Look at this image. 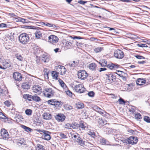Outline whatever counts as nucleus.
<instances>
[{"instance_id":"nucleus-1","label":"nucleus","mask_w":150,"mask_h":150,"mask_svg":"<svg viewBox=\"0 0 150 150\" xmlns=\"http://www.w3.org/2000/svg\"><path fill=\"white\" fill-rule=\"evenodd\" d=\"M73 136L72 138H74V142L76 144H77L82 146H83L84 145V141L80 137L79 134H77V135H74Z\"/></svg>"},{"instance_id":"nucleus-2","label":"nucleus","mask_w":150,"mask_h":150,"mask_svg":"<svg viewBox=\"0 0 150 150\" xmlns=\"http://www.w3.org/2000/svg\"><path fill=\"white\" fill-rule=\"evenodd\" d=\"M19 38L20 42L23 44L27 43L29 40L28 35L25 33L20 34Z\"/></svg>"},{"instance_id":"nucleus-3","label":"nucleus","mask_w":150,"mask_h":150,"mask_svg":"<svg viewBox=\"0 0 150 150\" xmlns=\"http://www.w3.org/2000/svg\"><path fill=\"white\" fill-rule=\"evenodd\" d=\"M42 93L45 97L50 98L54 95V92L52 88H46L44 89Z\"/></svg>"},{"instance_id":"nucleus-4","label":"nucleus","mask_w":150,"mask_h":150,"mask_svg":"<svg viewBox=\"0 0 150 150\" xmlns=\"http://www.w3.org/2000/svg\"><path fill=\"white\" fill-rule=\"evenodd\" d=\"M48 42L52 44L57 43L59 40L58 38L54 35H51L48 38Z\"/></svg>"},{"instance_id":"nucleus-5","label":"nucleus","mask_w":150,"mask_h":150,"mask_svg":"<svg viewBox=\"0 0 150 150\" xmlns=\"http://www.w3.org/2000/svg\"><path fill=\"white\" fill-rule=\"evenodd\" d=\"M57 71L61 75L64 74L66 72L67 70L65 67L62 66L58 65L56 66L55 67Z\"/></svg>"},{"instance_id":"nucleus-6","label":"nucleus","mask_w":150,"mask_h":150,"mask_svg":"<svg viewBox=\"0 0 150 150\" xmlns=\"http://www.w3.org/2000/svg\"><path fill=\"white\" fill-rule=\"evenodd\" d=\"M87 72L84 70H80L78 71V78L81 79H84L88 76Z\"/></svg>"},{"instance_id":"nucleus-7","label":"nucleus","mask_w":150,"mask_h":150,"mask_svg":"<svg viewBox=\"0 0 150 150\" xmlns=\"http://www.w3.org/2000/svg\"><path fill=\"white\" fill-rule=\"evenodd\" d=\"M114 55L116 58L118 59H121L124 57V53L122 50L117 49L115 51Z\"/></svg>"},{"instance_id":"nucleus-8","label":"nucleus","mask_w":150,"mask_h":150,"mask_svg":"<svg viewBox=\"0 0 150 150\" xmlns=\"http://www.w3.org/2000/svg\"><path fill=\"white\" fill-rule=\"evenodd\" d=\"M74 89L76 92L80 93L84 92L85 90L83 85L82 84L76 85L74 87Z\"/></svg>"},{"instance_id":"nucleus-9","label":"nucleus","mask_w":150,"mask_h":150,"mask_svg":"<svg viewBox=\"0 0 150 150\" xmlns=\"http://www.w3.org/2000/svg\"><path fill=\"white\" fill-rule=\"evenodd\" d=\"M1 134L3 139H7L9 138V135L7 130L5 129H1Z\"/></svg>"},{"instance_id":"nucleus-10","label":"nucleus","mask_w":150,"mask_h":150,"mask_svg":"<svg viewBox=\"0 0 150 150\" xmlns=\"http://www.w3.org/2000/svg\"><path fill=\"white\" fill-rule=\"evenodd\" d=\"M33 92L37 93L38 94H40L42 92V88L39 85H35L32 87Z\"/></svg>"},{"instance_id":"nucleus-11","label":"nucleus","mask_w":150,"mask_h":150,"mask_svg":"<svg viewBox=\"0 0 150 150\" xmlns=\"http://www.w3.org/2000/svg\"><path fill=\"white\" fill-rule=\"evenodd\" d=\"M13 77L14 79L18 81H20L22 80V76L21 73L15 72L13 74Z\"/></svg>"},{"instance_id":"nucleus-12","label":"nucleus","mask_w":150,"mask_h":150,"mask_svg":"<svg viewBox=\"0 0 150 150\" xmlns=\"http://www.w3.org/2000/svg\"><path fill=\"white\" fill-rule=\"evenodd\" d=\"M137 141L138 139L136 137L131 136L128 139V143L132 144H136Z\"/></svg>"},{"instance_id":"nucleus-13","label":"nucleus","mask_w":150,"mask_h":150,"mask_svg":"<svg viewBox=\"0 0 150 150\" xmlns=\"http://www.w3.org/2000/svg\"><path fill=\"white\" fill-rule=\"evenodd\" d=\"M43 135H42V137L45 140H50L51 139V137L50 135L51 133L48 131L46 130L43 131Z\"/></svg>"},{"instance_id":"nucleus-14","label":"nucleus","mask_w":150,"mask_h":150,"mask_svg":"<svg viewBox=\"0 0 150 150\" xmlns=\"http://www.w3.org/2000/svg\"><path fill=\"white\" fill-rule=\"evenodd\" d=\"M55 119L58 122H63L65 119V116L62 114H59L55 116Z\"/></svg>"},{"instance_id":"nucleus-15","label":"nucleus","mask_w":150,"mask_h":150,"mask_svg":"<svg viewBox=\"0 0 150 150\" xmlns=\"http://www.w3.org/2000/svg\"><path fill=\"white\" fill-rule=\"evenodd\" d=\"M63 46L66 49L70 48L72 45V43L69 41L65 40L62 42Z\"/></svg>"},{"instance_id":"nucleus-16","label":"nucleus","mask_w":150,"mask_h":150,"mask_svg":"<svg viewBox=\"0 0 150 150\" xmlns=\"http://www.w3.org/2000/svg\"><path fill=\"white\" fill-rule=\"evenodd\" d=\"M93 109L102 115L103 116L105 114L104 113L105 112V111L97 106L94 107Z\"/></svg>"},{"instance_id":"nucleus-17","label":"nucleus","mask_w":150,"mask_h":150,"mask_svg":"<svg viewBox=\"0 0 150 150\" xmlns=\"http://www.w3.org/2000/svg\"><path fill=\"white\" fill-rule=\"evenodd\" d=\"M146 82V80L143 78L138 79L136 81L137 85L139 86L145 84Z\"/></svg>"},{"instance_id":"nucleus-18","label":"nucleus","mask_w":150,"mask_h":150,"mask_svg":"<svg viewBox=\"0 0 150 150\" xmlns=\"http://www.w3.org/2000/svg\"><path fill=\"white\" fill-rule=\"evenodd\" d=\"M107 124V122L105 120L102 118H99L98 120V125L102 127Z\"/></svg>"},{"instance_id":"nucleus-19","label":"nucleus","mask_w":150,"mask_h":150,"mask_svg":"<svg viewBox=\"0 0 150 150\" xmlns=\"http://www.w3.org/2000/svg\"><path fill=\"white\" fill-rule=\"evenodd\" d=\"M126 36L132 40L138 38V36L135 35L131 33L126 34Z\"/></svg>"},{"instance_id":"nucleus-20","label":"nucleus","mask_w":150,"mask_h":150,"mask_svg":"<svg viewBox=\"0 0 150 150\" xmlns=\"http://www.w3.org/2000/svg\"><path fill=\"white\" fill-rule=\"evenodd\" d=\"M119 65L115 64L113 63H111L108 64L107 67L110 69H116L118 67Z\"/></svg>"},{"instance_id":"nucleus-21","label":"nucleus","mask_w":150,"mask_h":150,"mask_svg":"<svg viewBox=\"0 0 150 150\" xmlns=\"http://www.w3.org/2000/svg\"><path fill=\"white\" fill-rule=\"evenodd\" d=\"M42 61L46 62H48L49 61V56L46 53L43 54L42 55Z\"/></svg>"},{"instance_id":"nucleus-22","label":"nucleus","mask_w":150,"mask_h":150,"mask_svg":"<svg viewBox=\"0 0 150 150\" xmlns=\"http://www.w3.org/2000/svg\"><path fill=\"white\" fill-rule=\"evenodd\" d=\"M16 143L19 146H20L22 144H25V140L23 138H20L16 141Z\"/></svg>"},{"instance_id":"nucleus-23","label":"nucleus","mask_w":150,"mask_h":150,"mask_svg":"<svg viewBox=\"0 0 150 150\" xmlns=\"http://www.w3.org/2000/svg\"><path fill=\"white\" fill-rule=\"evenodd\" d=\"M43 118L46 120H49L51 118V115L49 113L45 112L42 115Z\"/></svg>"},{"instance_id":"nucleus-24","label":"nucleus","mask_w":150,"mask_h":150,"mask_svg":"<svg viewBox=\"0 0 150 150\" xmlns=\"http://www.w3.org/2000/svg\"><path fill=\"white\" fill-rule=\"evenodd\" d=\"M23 98L26 99H28L29 101L33 100V96L28 94H24L23 96Z\"/></svg>"},{"instance_id":"nucleus-25","label":"nucleus","mask_w":150,"mask_h":150,"mask_svg":"<svg viewBox=\"0 0 150 150\" xmlns=\"http://www.w3.org/2000/svg\"><path fill=\"white\" fill-rule=\"evenodd\" d=\"M21 127L23 128L25 131L27 132H32L33 131L32 129L25 125H21Z\"/></svg>"},{"instance_id":"nucleus-26","label":"nucleus","mask_w":150,"mask_h":150,"mask_svg":"<svg viewBox=\"0 0 150 150\" xmlns=\"http://www.w3.org/2000/svg\"><path fill=\"white\" fill-rule=\"evenodd\" d=\"M89 69L92 70H96V65L95 63H92L89 65Z\"/></svg>"},{"instance_id":"nucleus-27","label":"nucleus","mask_w":150,"mask_h":150,"mask_svg":"<svg viewBox=\"0 0 150 150\" xmlns=\"http://www.w3.org/2000/svg\"><path fill=\"white\" fill-rule=\"evenodd\" d=\"M22 87L24 89H28L30 88V86L28 83H22Z\"/></svg>"},{"instance_id":"nucleus-28","label":"nucleus","mask_w":150,"mask_h":150,"mask_svg":"<svg viewBox=\"0 0 150 150\" xmlns=\"http://www.w3.org/2000/svg\"><path fill=\"white\" fill-rule=\"evenodd\" d=\"M76 107L78 109H82L84 108V104L80 102H78L76 104Z\"/></svg>"},{"instance_id":"nucleus-29","label":"nucleus","mask_w":150,"mask_h":150,"mask_svg":"<svg viewBox=\"0 0 150 150\" xmlns=\"http://www.w3.org/2000/svg\"><path fill=\"white\" fill-rule=\"evenodd\" d=\"M103 50V47H96L94 49V51L96 53L100 52Z\"/></svg>"},{"instance_id":"nucleus-30","label":"nucleus","mask_w":150,"mask_h":150,"mask_svg":"<svg viewBox=\"0 0 150 150\" xmlns=\"http://www.w3.org/2000/svg\"><path fill=\"white\" fill-rule=\"evenodd\" d=\"M35 150H45L44 147L40 144H37L35 146Z\"/></svg>"},{"instance_id":"nucleus-31","label":"nucleus","mask_w":150,"mask_h":150,"mask_svg":"<svg viewBox=\"0 0 150 150\" xmlns=\"http://www.w3.org/2000/svg\"><path fill=\"white\" fill-rule=\"evenodd\" d=\"M99 63L101 64L102 66H106L107 65V62L106 60L103 59L100 60L99 62Z\"/></svg>"},{"instance_id":"nucleus-32","label":"nucleus","mask_w":150,"mask_h":150,"mask_svg":"<svg viewBox=\"0 0 150 150\" xmlns=\"http://www.w3.org/2000/svg\"><path fill=\"white\" fill-rule=\"evenodd\" d=\"M0 119H2L4 120L8 119V118L6 115L0 111Z\"/></svg>"},{"instance_id":"nucleus-33","label":"nucleus","mask_w":150,"mask_h":150,"mask_svg":"<svg viewBox=\"0 0 150 150\" xmlns=\"http://www.w3.org/2000/svg\"><path fill=\"white\" fill-rule=\"evenodd\" d=\"M33 100L36 102H38L41 100V99L38 96H33Z\"/></svg>"},{"instance_id":"nucleus-34","label":"nucleus","mask_w":150,"mask_h":150,"mask_svg":"<svg viewBox=\"0 0 150 150\" xmlns=\"http://www.w3.org/2000/svg\"><path fill=\"white\" fill-rule=\"evenodd\" d=\"M58 74V72H57L56 71H53L52 74V76L53 77L55 78L56 80H57L58 79L57 77Z\"/></svg>"},{"instance_id":"nucleus-35","label":"nucleus","mask_w":150,"mask_h":150,"mask_svg":"<svg viewBox=\"0 0 150 150\" xmlns=\"http://www.w3.org/2000/svg\"><path fill=\"white\" fill-rule=\"evenodd\" d=\"M134 117L135 119L138 120L139 119H140L142 118L141 115L138 112H137V113L135 114Z\"/></svg>"},{"instance_id":"nucleus-36","label":"nucleus","mask_w":150,"mask_h":150,"mask_svg":"<svg viewBox=\"0 0 150 150\" xmlns=\"http://www.w3.org/2000/svg\"><path fill=\"white\" fill-rule=\"evenodd\" d=\"M35 37L37 39L42 37V33L40 31H37L35 33Z\"/></svg>"},{"instance_id":"nucleus-37","label":"nucleus","mask_w":150,"mask_h":150,"mask_svg":"<svg viewBox=\"0 0 150 150\" xmlns=\"http://www.w3.org/2000/svg\"><path fill=\"white\" fill-rule=\"evenodd\" d=\"M78 124H77L76 123L74 122V123H72L71 124V126L70 127V129H76L78 127Z\"/></svg>"},{"instance_id":"nucleus-38","label":"nucleus","mask_w":150,"mask_h":150,"mask_svg":"<svg viewBox=\"0 0 150 150\" xmlns=\"http://www.w3.org/2000/svg\"><path fill=\"white\" fill-rule=\"evenodd\" d=\"M107 78L110 81L113 80V79H115V77H114L113 75L111 74H110L109 75H107Z\"/></svg>"},{"instance_id":"nucleus-39","label":"nucleus","mask_w":150,"mask_h":150,"mask_svg":"<svg viewBox=\"0 0 150 150\" xmlns=\"http://www.w3.org/2000/svg\"><path fill=\"white\" fill-rule=\"evenodd\" d=\"M16 57L17 59L19 61H22L23 58L21 55L18 54H16Z\"/></svg>"},{"instance_id":"nucleus-40","label":"nucleus","mask_w":150,"mask_h":150,"mask_svg":"<svg viewBox=\"0 0 150 150\" xmlns=\"http://www.w3.org/2000/svg\"><path fill=\"white\" fill-rule=\"evenodd\" d=\"M88 134L89 135L93 138H94L96 136L95 133L93 131H91V130H90L88 132Z\"/></svg>"},{"instance_id":"nucleus-41","label":"nucleus","mask_w":150,"mask_h":150,"mask_svg":"<svg viewBox=\"0 0 150 150\" xmlns=\"http://www.w3.org/2000/svg\"><path fill=\"white\" fill-rule=\"evenodd\" d=\"M115 73L120 77L123 76V74H124V73L123 72L119 70H117L116 72Z\"/></svg>"},{"instance_id":"nucleus-42","label":"nucleus","mask_w":150,"mask_h":150,"mask_svg":"<svg viewBox=\"0 0 150 150\" xmlns=\"http://www.w3.org/2000/svg\"><path fill=\"white\" fill-rule=\"evenodd\" d=\"M78 127L80 128H81L82 130H85L86 127L84 125L83 123H80L78 124Z\"/></svg>"},{"instance_id":"nucleus-43","label":"nucleus","mask_w":150,"mask_h":150,"mask_svg":"<svg viewBox=\"0 0 150 150\" xmlns=\"http://www.w3.org/2000/svg\"><path fill=\"white\" fill-rule=\"evenodd\" d=\"M32 110L30 109H28L25 110V113L28 115H30L32 114Z\"/></svg>"},{"instance_id":"nucleus-44","label":"nucleus","mask_w":150,"mask_h":150,"mask_svg":"<svg viewBox=\"0 0 150 150\" xmlns=\"http://www.w3.org/2000/svg\"><path fill=\"white\" fill-rule=\"evenodd\" d=\"M118 101L119 102V103L120 104H125V102L122 98H120L118 100Z\"/></svg>"},{"instance_id":"nucleus-45","label":"nucleus","mask_w":150,"mask_h":150,"mask_svg":"<svg viewBox=\"0 0 150 150\" xmlns=\"http://www.w3.org/2000/svg\"><path fill=\"white\" fill-rule=\"evenodd\" d=\"M144 121L148 123H150V118L148 116H145L144 118Z\"/></svg>"},{"instance_id":"nucleus-46","label":"nucleus","mask_w":150,"mask_h":150,"mask_svg":"<svg viewBox=\"0 0 150 150\" xmlns=\"http://www.w3.org/2000/svg\"><path fill=\"white\" fill-rule=\"evenodd\" d=\"M55 101V99H51L48 100V104H50L51 105H54V102Z\"/></svg>"},{"instance_id":"nucleus-47","label":"nucleus","mask_w":150,"mask_h":150,"mask_svg":"<svg viewBox=\"0 0 150 150\" xmlns=\"http://www.w3.org/2000/svg\"><path fill=\"white\" fill-rule=\"evenodd\" d=\"M49 70L47 69V68H44V72L45 75H46L47 77H48V74L49 72Z\"/></svg>"},{"instance_id":"nucleus-48","label":"nucleus","mask_w":150,"mask_h":150,"mask_svg":"<svg viewBox=\"0 0 150 150\" xmlns=\"http://www.w3.org/2000/svg\"><path fill=\"white\" fill-rule=\"evenodd\" d=\"M137 46L142 47H148L147 45L146 44L142 43H139L137 44Z\"/></svg>"},{"instance_id":"nucleus-49","label":"nucleus","mask_w":150,"mask_h":150,"mask_svg":"<svg viewBox=\"0 0 150 150\" xmlns=\"http://www.w3.org/2000/svg\"><path fill=\"white\" fill-rule=\"evenodd\" d=\"M60 102L58 101L57 100H55V101L54 102V105L56 107L59 106L60 105Z\"/></svg>"},{"instance_id":"nucleus-50","label":"nucleus","mask_w":150,"mask_h":150,"mask_svg":"<svg viewBox=\"0 0 150 150\" xmlns=\"http://www.w3.org/2000/svg\"><path fill=\"white\" fill-rule=\"evenodd\" d=\"M122 135L120 134H117L114 137L115 139H117L118 140H121Z\"/></svg>"},{"instance_id":"nucleus-51","label":"nucleus","mask_w":150,"mask_h":150,"mask_svg":"<svg viewBox=\"0 0 150 150\" xmlns=\"http://www.w3.org/2000/svg\"><path fill=\"white\" fill-rule=\"evenodd\" d=\"M10 64L8 62L6 63V65H4L3 69H6L7 68L10 67Z\"/></svg>"},{"instance_id":"nucleus-52","label":"nucleus","mask_w":150,"mask_h":150,"mask_svg":"<svg viewBox=\"0 0 150 150\" xmlns=\"http://www.w3.org/2000/svg\"><path fill=\"white\" fill-rule=\"evenodd\" d=\"M45 25L46 26H47L50 27H52L54 28H55L56 27L55 25L53 24H51L50 23H47L46 24H45Z\"/></svg>"},{"instance_id":"nucleus-53","label":"nucleus","mask_w":150,"mask_h":150,"mask_svg":"<svg viewBox=\"0 0 150 150\" xmlns=\"http://www.w3.org/2000/svg\"><path fill=\"white\" fill-rule=\"evenodd\" d=\"M135 57H136L137 59H144L145 58V57H144L139 55H135Z\"/></svg>"},{"instance_id":"nucleus-54","label":"nucleus","mask_w":150,"mask_h":150,"mask_svg":"<svg viewBox=\"0 0 150 150\" xmlns=\"http://www.w3.org/2000/svg\"><path fill=\"white\" fill-rule=\"evenodd\" d=\"M72 106L70 105H67L65 107V109L67 110H70L72 109Z\"/></svg>"},{"instance_id":"nucleus-55","label":"nucleus","mask_w":150,"mask_h":150,"mask_svg":"<svg viewBox=\"0 0 150 150\" xmlns=\"http://www.w3.org/2000/svg\"><path fill=\"white\" fill-rule=\"evenodd\" d=\"M87 2V1H84L81 0L78 1V3L82 5H84Z\"/></svg>"},{"instance_id":"nucleus-56","label":"nucleus","mask_w":150,"mask_h":150,"mask_svg":"<svg viewBox=\"0 0 150 150\" xmlns=\"http://www.w3.org/2000/svg\"><path fill=\"white\" fill-rule=\"evenodd\" d=\"M4 104L7 107H9L11 105L10 102L8 100H6L4 102Z\"/></svg>"},{"instance_id":"nucleus-57","label":"nucleus","mask_w":150,"mask_h":150,"mask_svg":"<svg viewBox=\"0 0 150 150\" xmlns=\"http://www.w3.org/2000/svg\"><path fill=\"white\" fill-rule=\"evenodd\" d=\"M59 135L61 138L62 139H65L67 138L66 135L64 133H60Z\"/></svg>"},{"instance_id":"nucleus-58","label":"nucleus","mask_w":150,"mask_h":150,"mask_svg":"<svg viewBox=\"0 0 150 150\" xmlns=\"http://www.w3.org/2000/svg\"><path fill=\"white\" fill-rule=\"evenodd\" d=\"M88 95L89 96L91 97H93L94 95V93L93 91H91L88 93Z\"/></svg>"},{"instance_id":"nucleus-59","label":"nucleus","mask_w":150,"mask_h":150,"mask_svg":"<svg viewBox=\"0 0 150 150\" xmlns=\"http://www.w3.org/2000/svg\"><path fill=\"white\" fill-rule=\"evenodd\" d=\"M67 65L70 67H75V65H74V63H73V61L71 62L68 64Z\"/></svg>"},{"instance_id":"nucleus-60","label":"nucleus","mask_w":150,"mask_h":150,"mask_svg":"<svg viewBox=\"0 0 150 150\" xmlns=\"http://www.w3.org/2000/svg\"><path fill=\"white\" fill-rule=\"evenodd\" d=\"M66 93L69 96H71L72 95V92L70 91H67Z\"/></svg>"},{"instance_id":"nucleus-61","label":"nucleus","mask_w":150,"mask_h":150,"mask_svg":"<svg viewBox=\"0 0 150 150\" xmlns=\"http://www.w3.org/2000/svg\"><path fill=\"white\" fill-rule=\"evenodd\" d=\"M71 126V124L67 123L65 125V128H67L68 129H70V127Z\"/></svg>"},{"instance_id":"nucleus-62","label":"nucleus","mask_w":150,"mask_h":150,"mask_svg":"<svg viewBox=\"0 0 150 150\" xmlns=\"http://www.w3.org/2000/svg\"><path fill=\"white\" fill-rule=\"evenodd\" d=\"M100 142L103 143H106V140L104 138H102L100 139Z\"/></svg>"},{"instance_id":"nucleus-63","label":"nucleus","mask_w":150,"mask_h":150,"mask_svg":"<svg viewBox=\"0 0 150 150\" xmlns=\"http://www.w3.org/2000/svg\"><path fill=\"white\" fill-rule=\"evenodd\" d=\"M73 63H74V65H75V67H76L78 65L79 63V61L77 60L76 61H73Z\"/></svg>"},{"instance_id":"nucleus-64","label":"nucleus","mask_w":150,"mask_h":150,"mask_svg":"<svg viewBox=\"0 0 150 150\" xmlns=\"http://www.w3.org/2000/svg\"><path fill=\"white\" fill-rule=\"evenodd\" d=\"M61 86L63 88L65 89L67 87V86L65 85L64 82L61 84Z\"/></svg>"}]
</instances>
